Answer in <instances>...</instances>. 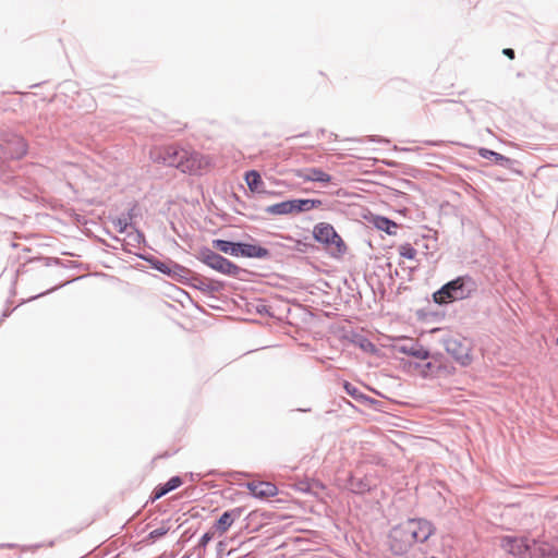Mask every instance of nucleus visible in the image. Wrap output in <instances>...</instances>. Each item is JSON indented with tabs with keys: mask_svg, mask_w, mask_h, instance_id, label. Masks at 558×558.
<instances>
[{
	"mask_svg": "<svg viewBox=\"0 0 558 558\" xmlns=\"http://www.w3.org/2000/svg\"><path fill=\"white\" fill-rule=\"evenodd\" d=\"M169 529H170V527H169L167 524H165V523H163L161 526H159V527H157V529L153 530V531L149 533L148 537H149L150 539L159 538V537H161V536L166 535V534L168 533Z\"/></svg>",
	"mask_w": 558,
	"mask_h": 558,
	"instance_id": "nucleus-23",
	"label": "nucleus"
},
{
	"mask_svg": "<svg viewBox=\"0 0 558 558\" xmlns=\"http://www.w3.org/2000/svg\"><path fill=\"white\" fill-rule=\"evenodd\" d=\"M245 182L252 192H263L264 182L256 170H251L245 173Z\"/></svg>",
	"mask_w": 558,
	"mask_h": 558,
	"instance_id": "nucleus-17",
	"label": "nucleus"
},
{
	"mask_svg": "<svg viewBox=\"0 0 558 558\" xmlns=\"http://www.w3.org/2000/svg\"><path fill=\"white\" fill-rule=\"evenodd\" d=\"M502 53L507 56L509 59H514V51L510 48L504 49Z\"/></svg>",
	"mask_w": 558,
	"mask_h": 558,
	"instance_id": "nucleus-27",
	"label": "nucleus"
},
{
	"mask_svg": "<svg viewBox=\"0 0 558 558\" xmlns=\"http://www.w3.org/2000/svg\"><path fill=\"white\" fill-rule=\"evenodd\" d=\"M199 259L208 267L228 276H238L241 270L239 266L210 250H203Z\"/></svg>",
	"mask_w": 558,
	"mask_h": 558,
	"instance_id": "nucleus-6",
	"label": "nucleus"
},
{
	"mask_svg": "<svg viewBox=\"0 0 558 558\" xmlns=\"http://www.w3.org/2000/svg\"><path fill=\"white\" fill-rule=\"evenodd\" d=\"M154 268L172 278L184 277L187 272L186 268L173 262H156L154 263Z\"/></svg>",
	"mask_w": 558,
	"mask_h": 558,
	"instance_id": "nucleus-12",
	"label": "nucleus"
},
{
	"mask_svg": "<svg viewBox=\"0 0 558 558\" xmlns=\"http://www.w3.org/2000/svg\"><path fill=\"white\" fill-rule=\"evenodd\" d=\"M214 536H215V531L214 532L209 531V532L205 533L199 539V546L206 547V545L214 538Z\"/></svg>",
	"mask_w": 558,
	"mask_h": 558,
	"instance_id": "nucleus-24",
	"label": "nucleus"
},
{
	"mask_svg": "<svg viewBox=\"0 0 558 558\" xmlns=\"http://www.w3.org/2000/svg\"><path fill=\"white\" fill-rule=\"evenodd\" d=\"M294 174L304 182L329 183L331 181L330 174L318 168L299 169Z\"/></svg>",
	"mask_w": 558,
	"mask_h": 558,
	"instance_id": "nucleus-9",
	"label": "nucleus"
},
{
	"mask_svg": "<svg viewBox=\"0 0 558 558\" xmlns=\"http://www.w3.org/2000/svg\"><path fill=\"white\" fill-rule=\"evenodd\" d=\"M343 389L345 392L351 396L356 401L366 403V402H373V399L362 393L354 385H352L349 381L343 383Z\"/></svg>",
	"mask_w": 558,
	"mask_h": 558,
	"instance_id": "nucleus-19",
	"label": "nucleus"
},
{
	"mask_svg": "<svg viewBox=\"0 0 558 558\" xmlns=\"http://www.w3.org/2000/svg\"><path fill=\"white\" fill-rule=\"evenodd\" d=\"M410 353L421 360H425L428 357V352L423 349L412 350Z\"/></svg>",
	"mask_w": 558,
	"mask_h": 558,
	"instance_id": "nucleus-25",
	"label": "nucleus"
},
{
	"mask_svg": "<svg viewBox=\"0 0 558 558\" xmlns=\"http://www.w3.org/2000/svg\"><path fill=\"white\" fill-rule=\"evenodd\" d=\"M213 246L222 253L239 256L240 243H233L226 240H214Z\"/></svg>",
	"mask_w": 558,
	"mask_h": 558,
	"instance_id": "nucleus-18",
	"label": "nucleus"
},
{
	"mask_svg": "<svg viewBox=\"0 0 558 558\" xmlns=\"http://www.w3.org/2000/svg\"><path fill=\"white\" fill-rule=\"evenodd\" d=\"M266 213L274 216L293 215L292 199L272 204L266 208Z\"/></svg>",
	"mask_w": 558,
	"mask_h": 558,
	"instance_id": "nucleus-16",
	"label": "nucleus"
},
{
	"mask_svg": "<svg viewBox=\"0 0 558 558\" xmlns=\"http://www.w3.org/2000/svg\"><path fill=\"white\" fill-rule=\"evenodd\" d=\"M375 225L379 230H383L388 234H395L393 229L397 228V223L384 217L377 218Z\"/></svg>",
	"mask_w": 558,
	"mask_h": 558,
	"instance_id": "nucleus-20",
	"label": "nucleus"
},
{
	"mask_svg": "<svg viewBox=\"0 0 558 558\" xmlns=\"http://www.w3.org/2000/svg\"><path fill=\"white\" fill-rule=\"evenodd\" d=\"M293 204V214H300L304 211H310L315 208H319L323 205V201L320 199H292Z\"/></svg>",
	"mask_w": 558,
	"mask_h": 558,
	"instance_id": "nucleus-15",
	"label": "nucleus"
},
{
	"mask_svg": "<svg viewBox=\"0 0 558 558\" xmlns=\"http://www.w3.org/2000/svg\"><path fill=\"white\" fill-rule=\"evenodd\" d=\"M314 239L324 244L332 256L340 257L347 251L341 236L336 232L335 228L327 222H319L313 230Z\"/></svg>",
	"mask_w": 558,
	"mask_h": 558,
	"instance_id": "nucleus-3",
	"label": "nucleus"
},
{
	"mask_svg": "<svg viewBox=\"0 0 558 558\" xmlns=\"http://www.w3.org/2000/svg\"><path fill=\"white\" fill-rule=\"evenodd\" d=\"M471 290L465 288V278L459 277L446 283L439 291L434 294L436 303L444 304L447 302L462 300L470 295Z\"/></svg>",
	"mask_w": 558,
	"mask_h": 558,
	"instance_id": "nucleus-4",
	"label": "nucleus"
},
{
	"mask_svg": "<svg viewBox=\"0 0 558 558\" xmlns=\"http://www.w3.org/2000/svg\"><path fill=\"white\" fill-rule=\"evenodd\" d=\"M446 351L461 366H469L472 363V343L470 340L460 337H450L445 342Z\"/></svg>",
	"mask_w": 558,
	"mask_h": 558,
	"instance_id": "nucleus-5",
	"label": "nucleus"
},
{
	"mask_svg": "<svg viewBox=\"0 0 558 558\" xmlns=\"http://www.w3.org/2000/svg\"><path fill=\"white\" fill-rule=\"evenodd\" d=\"M246 487L256 498H269L278 494L277 486L270 482L252 481L246 484Z\"/></svg>",
	"mask_w": 558,
	"mask_h": 558,
	"instance_id": "nucleus-8",
	"label": "nucleus"
},
{
	"mask_svg": "<svg viewBox=\"0 0 558 558\" xmlns=\"http://www.w3.org/2000/svg\"><path fill=\"white\" fill-rule=\"evenodd\" d=\"M27 143L21 136H13L7 142L5 153L12 159H20L27 154Z\"/></svg>",
	"mask_w": 558,
	"mask_h": 558,
	"instance_id": "nucleus-11",
	"label": "nucleus"
},
{
	"mask_svg": "<svg viewBox=\"0 0 558 558\" xmlns=\"http://www.w3.org/2000/svg\"><path fill=\"white\" fill-rule=\"evenodd\" d=\"M149 155L154 162L173 167L190 175H204L215 167L211 155L175 144L155 146L150 149Z\"/></svg>",
	"mask_w": 558,
	"mask_h": 558,
	"instance_id": "nucleus-1",
	"label": "nucleus"
},
{
	"mask_svg": "<svg viewBox=\"0 0 558 558\" xmlns=\"http://www.w3.org/2000/svg\"><path fill=\"white\" fill-rule=\"evenodd\" d=\"M480 155L483 158H493L496 162H501V161L506 160L505 156H502V155H500V154H498L496 151L486 149V148L480 149Z\"/></svg>",
	"mask_w": 558,
	"mask_h": 558,
	"instance_id": "nucleus-22",
	"label": "nucleus"
},
{
	"mask_svg": "<svg viewBox=\"0 0 558 558\" xmlns=\"http://www.w3.org/2000/svg\"><path fill=\"white\" fill-rule=\"evenodd\" d=\"M399 254L403 258L414 259L416 257V250L410 243H404L400 245Z\"/></svg>",
	"mask_w": 558,
	"mask_h": 558,
	"instance_id": "nucleus-21",
	"label": "nucleus"
},
{
	"mask_svg": "<svg viewBox=\"0 0 558 558\" xmlns=\"http://www.w3.org/2000/svg\"><path fill=\"white\" fill-rule=\"evenodd\" d=\"M241 510L239 508L231 509L221 514V517L214 524V530L220 536L223 535L233 524V522L240 518Z\"/></svg>",
	"mask_w": 558,
	"mask_h": 558,
	"instance_id": "nucleus-10",
	"label": "nucleus"
},
{
	"mask_svg": "<svg viewBox=\"0 0 558 558\" xmlns=\"http://www.w3.org/2000/svg\"><path fill=\"white\" fill-rule=\"evenodd\" d=\"M268 255V250L255 244L240 243L239 256L263 258Z\"/></svg>",
	"mask_w": 558,
	"mask_h": 558,
	"instance_id": "nucleus-13",
	"label": "nucleus"
},
{
	"mask_svg": "<svg viewBox=\"0 0 558 558\" xmlns=\"http://www.w3.org/2000/svg\"><path fill=\"white\" fill-rule=\"evenodd\" d=\"M114 226L119 230V232H124L128 227V221L126 219L119 218L114 221Z\"/></svg>",
	"mask_w": 558,
	"mask_h": 558,
	"instance_id": "nucleus-26",
	"label": "nucleus"
},
{
	"mask_svg": "<svg viewBox=\"0 0 558 558\" xmlns=\"http://www.w3.org/2000/svg\"><path fill=\"white\" fill-rule=\"evenodd\" d=\"M435 532L432 522L425 519H409L391 532V549L396 554L407 551L415 543L426 542Z\"/></svg>",
	"mask_w": 558,
	"mask_h": 558,
	"instance_id": "nucleus-2",
	"label": "nucleus"
},
{
	"mask_svg": "<svg viewBox=\"0 0 558 558\" xmlns=\"http://www.w3.org/2000/svg\"><path fill=\"white\" fill-rule=\"evenodd\" d=\"M182 485V480L179 476L171 477L166 484L157 486L153 492L151 500L155 501L169 492L180 487Z\"/></svg>",
	"mask_w": 558,
	"mask_h": 558,
	"instance_id": "nucleus-14",
	"label": "nucleus"
},
{
	"mask_svg": "<svg viewBox=\"0 0 558 558\" xmlns=\"http://www.w3.org/2000/svg\"><path fill=\"white\" fill-rule=\"evenodd\" d=\"M532 545H534V541L527 537L502 536L500 538V547L513 556H525Z\"/></svg>",
	"mask_w": 558,
	"mask_h": 558,
	"instance_id": "nucleus-7",
	"label": "nucleus"
}]
</instances>
